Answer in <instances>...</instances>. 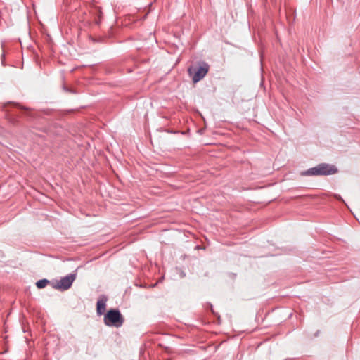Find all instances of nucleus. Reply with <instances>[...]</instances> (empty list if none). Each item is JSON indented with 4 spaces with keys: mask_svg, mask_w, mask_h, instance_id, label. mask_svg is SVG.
<instances>
[{
    "mask_svg": "<svg viewBox=\"0 0 360 360\" xmlns=\"http://www.w3.org/2000/svg\"><path fill=\"white\" fill-rule=\"evenodd\" d=\"M209 70V65L202 62L198 66H191L188 68V73L192 78L193 83H197L203 79Z\"/></svg>",
    "mask_w": 360,
    "mask_h": 360,
    "instance_id": "obj_2",
    "label": "nucleus"
},
{
    "mask_svg": "<svg viewBox=\"0 0 360 360\" xmlns=\"http://www.w3.org/2000/svg\"><path fill=\"white\" fill-rule=\"evenodd\" d=\"M49 283V281L46 279V278H44V279H41V280H39L38 281L37 283H36V285L38 288L41 289V288H45L47 284Z\"/></svg>",
    "mask_w": 360,
    "mask_h": 360,
    "instance_id": "obj_6",
    "label": "nucleus"
},
{
    "mask_svg": "<svg viewBox=\"0 0 360 360\" xmlns=\"http://www.w3.org/2000/svg\"><path fill=\"white\" fill-rule=\"evenodd\" d=\"M335 198H337L338 200H342V199L341 196H340V195H339L335 194Z\"/></svg>",
    "mask_w": 360,
    "mask_h": 360,
    "instance_id": "obj_7",
    "label": "nucleus"
},
{
    "mask_svg": "<svg viewBox=\"0 0 360 360\" xmlns=\"http://www.w3.org/2000/svg\"><path fill=\"white\" fill-rule=\"evenodd\" d=\"M338 169L335 166L321 163L318 165L316 167L310 168L304 172H302V176H326L331 175L337 173Z\"/></svg>",
    "mask_w": 360,
    "mask_h": 360,
    "instance_id": "obj_1",
    "label": "nucleus"
},
{
    "mask_svg": "<svg viewBox=\"0 0 360 360\" xmlns=\"http://www.w3.org/2000/svg\"><path fill=\"white\" fill-rule=\"evenodd\" d=\"M76 278L75 274H70L63 278L57 283L55 288L61 290H68Z\"/></svg>",
    "mask_w": 360,
    "mask_h": 360,
    "instance_id": "obj_4",
    "label": "nucleus"
},
{
    "mask_svg": "<svg viewBox=\"0 0 360 360\" xmlns=\"http://www.w3.org/2000/svg\"><path fill=\"white\" fill-rule=\"evenodd\" d=\"M104 323L108 326L121 327L124 323V318L118 309H110L105 315Z\"/></svg>",
    "mask_w": 360,
    "mask_h": 360,
    "instance_id": "obj_3",
    "label": "nucleus"
},
{
    "mask_svg": "<svg viewBox=\"0 0 360 360\" xmlns=\"http://www.w3.org/2000/svg\"><path fill=\"white\" fill-rule=\"evenodd\" d=\"M106 298L98 300L96 304L97 314L101 315L104 313L106 307Z\"/></svg>",
    "mask_w": 360,
    "mask_h": 360,
    "instance_id": "obj_5",
    "label": "nucleus"
}]
</instances>
